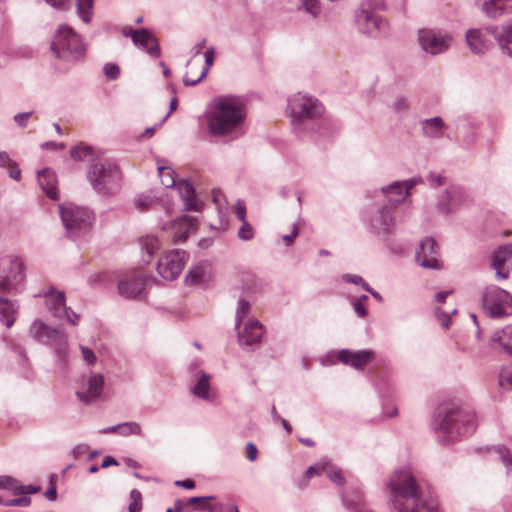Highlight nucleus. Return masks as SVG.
Returning <instances> with one entry per match:
<instances>
[{
  "label": "nucleus",
  "instance_id": "f257e3e1",
  "mask_svg": "<svg viewBox=\"0 0 512 512\" xmlns=\"http://www.w3.org/2000/svg\"><path fill=\"white\" fill-rule=\"evenodd\" d=\"M387 488L395 512H439L433 504L422 499L418 484L409 469L395 470L387 482Z\"/></svg>",
  "mask_w": 512,
  "mask_h": 512
},
{
  "label": "nucleus",
  "instance_id": "f03ea898",
  "mask_svg": "<svg viewBox=\"0 0 512 512\" xmlns=\"http://www.w3.org/2000/svg\"><path fill=\"white\" fill-rule=\"evenodd\" d=\"M477 424V417L473 411L451 407L437 412L432 427L438 433L439 441L449 444L474 433Z\"/></svg>",
  "mask_w": 512,
  "mask_h": 512
},
{
  "label": "nucleus",
  "instance_id": "7ed1b4c3",
  "mask_svg": "<svg viewBox=\"0 0 512 512\" xmlns=\"http://www.w3.org/2000/svg\"><path fill=\"white\" fill-rule=\"evenodd\" d=\"M244 118V107L237 98L220 97L215 100L214 109L208 115V128L214 136L229 135L241 130Z\"/></svg>",
  "mask_w": 512,
  "mask_h": 512
},
{
  "label": "nucleus",
  "instance_id": "20e7f679",
  "mask_svg": "<svg viewBox=\"0 0 512 512\" xmlns=\"http://www.w3.org/2000/svg\"><path fill=\"white\" fill-rule=\"evenodd\" d=\"M122 171L112 160H99L89 165L87 179L93 190L103 196L118 192L122 184Z\"/></svg>",
  "mask_w": 512,
  "mask_h": 512
},
{
  "label": "nucleus",
  "instance_id": "39448f33",
  "mask_svg": "<svg viewBox=\"0 0 512 512\" xmlns=\"http://www.w3.org/2000/svg\"><path fill=\"white\" fill-rule=\"evenodd\" d=\"M50 48L56 58L69 64L83 59L86 52V46L81 36L67 24L58 26Z\"/></svg>",
  "mask_w": 512,
  "mask_h": 512
},
{
  "label": "nucleus",
  "instance_id": "423d86ee",
  "mask_svg": "<svg viewBox=\"0 0 512 512\" xmlns=\"http://www.w3.org/2000/svg\"><path fill=\"white\" fill-rule=\"evenodd\" d=\"M386 8L384 0H363L356 14V25L360 33L378 38L388 32V22L376 11Z\"/></svg>",
  "mask_w": 512,
  "mask_h": 512
},
{
  "label": "nucleus",
  "instance_id": "0eeeda50",
  "mask_svg": "<svg viewBox=\"0 0 512 512\" xmlns=\"http://www.w3.org/2000/svg\"><path fill=\"white\" fill-rule=\"evenodd\" d=\"M59 211L66 235L70 239L78 240L90 232L94 215L89 209L66 203L59 206Z\"/></svg>",
  "mask_w": 512,
  "mask_h": 512
},
{
  "label": "nucleus",
  "instance_id": "6e6552de",
  "mask_svg": "<svg viewBox=\"0 0 512 512\" xmlns=\"http://www.w3.org/2000/svg\"><path fill=\"white\" fill-rule=\"evenodd\" d=\"M24 259L16 254L0 257V292L17 294L24 288L26 280Z\"/></svg>",
  "mask_w": 512,
  "mask_h": 512
},
{
  "label": "nucleus",
  "instance_id": "1a4fd4ad",
  "mask_svg": "<svg viewBox=\"0 0 512 512\" xmlns=\"http://www.w3.org/2000/svg\"><path fill=\"white\" fill-rule=\"evenodd\" d=\"M29 335L35 341L50 346L60 362H65L68 356V335L60 328L52 327L40 319L32 322Z\"/></svg>",
  "mask_w": 512,
  "mask_h": 512
},
{
  "label": "nucleus",
  "instance_id": "9d476101",
  "mask_svg": "<svg viewBox=\"0 0 512 512\" xmlns=\"http://www.w3.org/2000/svg\"><path fill=\"white\" fill-rule=\"evenodd\" d=\"M287 111L294 129L300 132L302 126L314 121L322 114L323 106L318 99L297 93L288 99Z\"/></svg>",
  "mask_w": 512,
  "mask_h": 512
},
{
  "label": "nucleus",
  "instance_id": "9b49d317",
  "mask_svg": "<svg viewBox=\"0 0 512 512\" xmlns=\"http://www.w3.org/2000/svg\"><path fill=\"white\" fill-rule=\"evenodd\" d=\"M482 309L486 316L503 318L512 315V296L496 286H487L482 294Z\"/></svg>",
  "mask_w": 512,
  "mask_h": 512
},
{
  "label": "nucleus",
  "instance_id": "f8f14e48",
  "mask_svg": "<svg viewBox=\"0 0 512 512\" xmlns=\"http://www.w3.org/2000/svg\"><path fill=\"white\" fill-rule=\"evenodd\" d=\"M394 226L395 221L392 209L383 205L370 217L368 229L369 232L379 238L388 249L396 252L392 244Z\"/></svg>",
  "mask_w": 512,
  "mask_h": 512
},
{
  "label": "nucleus",
  "instance_id": "ddd939ff",
  "mask_svg": "<svg viewBox=\"0 0 512 512\" xmlns=\"http://www.w3.org/2000/svg\"><path fill=\"white\" fill-rule=\"evenodd\" d=\"M37 296L45 298L47 310L56 319H66L72 325H78L80 315L66 305L65 293L54 286L41 291Z\"/></svg>",
  "mask_w": 512,
  "mask_h": 512
},
{
  "label": "nucleus",
  "instance_id": "4468645a",
  "mask_svg": "<svg viewBox=\"0 0 512 512\" xmlns=\"http://www.w3.org/2000/svg\"><path fill=\"white\" fill-rule=\"evenodd\" d=\"M452 36L436 30L422 29L418 32V41L425 53L438 55L449 49Z\"/></svg>",
  "mask_w": 512,
  "mask_h": 512
},
{
  "label": "nucleus",
  "instance_id": "2eb2a0df",
  "mask_svg": "<svg viewBox=\"0 0 512 512\" xmlns=\"http://www.w3.org/2000/svg\"><path fill=\"white\" fill-rule=\"evenodd\" d=\"M186 256V252L179 249L167 252L158 261L157 271L159 275L169 281L176 279L183 271L186 264Z\"/></svg>",
  "mask_w": 512,
  "mask_h": 512
},
{
  "label": "nucleus",
  "instance_id": "dca6fc26",
  "mask_svg": "<svg viewBox=\"0 0 512 512\" xmlns=\"http://www.w3.org/2000/svg\"><path fill=\"white\" fill-rule=\"evenodd\" d=\"M152 282L151 277L145 274H136L125 277L118 282L117 290L120 296L127 299H142Z\"/></svg>",
  "mask_w": 512,
  "mask_h": 512
},
{
  "label": "nucleus",
  "instance_id": "f3484780",
  "mask_svg": "<svg viewBox=\"0 0 512 512\" xmlns=\"http://www.w3.org/2000/svg\"><path fill=\"white\" fill-rule=\"evenodd\" d=\"M237 329L240 346L251 350L257 347L264 333L263 325L254 319L247 320L242 329L240 327Z\"/></svg>",
  "mask_w": 512,
  "mask_h": 512
},
{
  "label": "nucleus",
  "instance_id": "a211bd4d",
  "mask_svg": "<svg viewBox=\"0 0 512 512\" xmlns=\"http://www.w3.org/2000/svg\"><path fill=\"white\" fill-rule=\"evenodd\" d=\"M470 201L468 192L462 187H451L446 191V200L437 204L438 212L448 215Z\"/></svg>",
  "mask_w": 512,
  "mask_h": 512
},
{
  "label": "nucleus",
  "instance_id": "6ab92c4d",
  "mask_svg": "<svg viewBox=\"0 0 512 512\" xmlns=\"http://www.w3.org/2000/svg\"><path fill=\"white\" fill-rule=\"evenodd\" d=\"M417 263L424 268L440 269L438 260V248L433 238H425L416 252Z\"/></svg>",
  "mask_w": 512,
  "mask_h": 512
},
{
  "label": "nucleus",
  "instance_id": "aec40b11",
  "mask_svg": "<svg viewBox=\"0 0 512 512\" xmlns=\"http://www.w3.org/2000/svg\"><path fill=\"white\" fill-rule=\"evenodd\" d=\"M124 35L130 36L136 46L141 47L151 56L158 57L160 55L157 40L147 29L124 30Z\"/></svg>",
  "mask_w": 512,
  "mask_h": 512
},
{
  "label": "nucleus",
  "instance_id": "412c9836",
  "mask_svg": "<svg viewBox=\"0 0 512 512\" xmlns=\"http://www.w3.org/2000/svg\"><path fill=\"white\" fill-rule=\"evenodd\" d=\"M338 359L343 364L350 365L359 370L375 359V352L372 350L352 352L348 349H343L338 353Z\"/></svg>",
  "mask_w": 512,
  "mask_h": 512
},
{
  "label": "nucleus",
  "instance_id": "4be33fe9",
  "mask_svg": "<svg viewBox=\"0 0 512 512\" xmlns=\"http://www.w3.org/2000/svg\"><path fill=\"white\" fill-rule=\"evenodd\" d=\"M419 182L420 179L416 178H412L403 182H394L389 186L383 187L382 192L385 194L390 203L399 204L409 194L410 189H412Z\"/></svg>",
  "mask_w": 512,
  "mask_h": 512
},
{
  "label": "nucleus",
  "instance_id": "5701e85b",
  "mask_svg": "<svg viewBox=\"0 0 512 512\" xmlns=\"http://www.w3.org/2000/svg\"><path fill=\"white\" fill-rule=\"evenodd\" d=\"M481 2L480 10L488 18L497 20L512 13V0H475Z\"/></svg>",
  "mask_w": 512,
  "mask_h": 512
},
{
  "label": "nucleus",
  "instance_id": "b1692460",
  "mask_svg": "<svg viewBox=\"0 0 512 512\" xmlns=\"http://www.w3.org/2000/svg\"><path fill=\"white\" fill-rule=\"evenodd\" d=\"M486 30L494 37L502 54L512 58V49L509 47L512 43V21L503 25L501 30L496 25L487 26Z\"/></svg>",
  "mask_w": 512,
  "mask_h": 512
},
{
  "label": "nucleus",
  "instance_id": "393cba45",
  "mask_svg": "<svg viewBox=\"0 0 512 512\" xmlns=\"http://www.w3.org/2000/svg\"><path fill=\"white\" fill-rule=\"evenodd\" d=\"M486 35H490L486 27L467 30L466 43L474 54H484L489 49L490 43L486 39Z\"/></svg>",
  "mask_w": 512,
  "mask_h": 512
},
{
  "label": "nucleus",
  "instance_id": "a878e982",
  "mask_svg": "<svg viewBox=\"0 0 512 512\" xmlns=\"http://www.w3.org/2000/svg\"><path fill=\"white\" fill-rule=\"evenodd\" d=\"M104 386V377L100 373L91 374L88 379L87 392L77 391L76 396L85 404L98 399L102 395Z\"/></svg>",
  "mask_w": 512,
  "mask_h": 512
},
{
  "label": "nucleus",
  "instance_id": "bb28decb",
  "mask_svg": "<svg viewBox=\"0 0 512 512\" xmlns=\"http://www.w3.org/2000/svg\"><path fill=\"white\" fill-rule=\"evenodd\" d=\"M38 183L43 192L52 200L58 199L57 177L53 170L45 168L37 174Z\"/></svg>",
  "mask_w": 512,
  "mask_h": 512
},
{
  "label": "nucleus",
  "instance_id": "cd10ccee",
  "mask_svg": "<svg viewBox=\"0 0 512 512\" xmlns=\"http://www.w3.org/2000/svg\"><path fill=\"white\" fill-rule=\"evenodd\" d=\"M179 193L184 201V207L187 211H199L201 209V202L195 195L192 184L186 180L179 181L177 184Z\"/></svg>",
  "mask_w": 512,
  "mask_h": 512
},
{
  "label": "nucleus",
  "instance_id": "c85d7f7f",
  "mask_svg": "<svg viewBox=\"0 0 512 512\" xmlns=\"http://www.w3.org/2000/svg\"><path fill=\"white\" fill-rule=\"evenodd\" d=\"M238 289L242 296L252 297L261 289L260 280L250 271H244L239 276Z\"/></svg>",
  "mask_w": 512,
  "mask_h": 512
},
{
  "label": "nucleus",
  "instance_id": "c756f323",
  "mask_svg": "<svg viewBox=\"0 0 512 512\" xmlns=\"http://www.w3.org/2000/svg\"><path fill=\"white\" fill-rule=\"evenodd\" d=\"M18 308L16 301L0 295V320L7 328H11L14 324Z\"/></svg>",
  "mask_w": 512,
  "mask_h": 512
},
{
  "label": "nucleus",
  "instance_id": "7c9ffc66",
  "mask_svg": "<svg viewBox=\"0 0 512 512\" xmlns=\"http://www.w3.org/2000/svg\"><path fill=\"white\" fill-rule=\"evenodd\" d=\"M423 134L426 137L438 139L443 136L446 125L441 117L435 116L432 118L424 119L421 122Z\"/></svg>",
  "mask_w": 512,
  "mask_h": 512
},
{
  "label": "nucleus",
  "instance_id": "2f4dec72",
  "mask_svg": "<svg viewBox=\"0 0 512 512\" xmlns=\"http://www.w3.org/2000/svg\"><path fill=\"white\" fill-rule=\"evenodd\" d=\"M173 228H179V231L175 232L174 242H183L188 236V232L196 228V219L187 215H182L172 222Z\"/></svg>",
  "mask_w": 512,
  "mask_h": 512
},
{
  "label": "nucleus",
  "instance_id": "473e14b6",
  "mask_svg": "<svg viewBox=\"0 0 512 512\" xmlns=\"http://www.w3.org/2000/svg\"><path fill=\"white\" fill-rule=\"evenodd\" d=\"M209 273L210 265L207 262H200L188 271L185 282L191 285L203 283L208 278Z\"/></svg>",
  "mask_w": 512,
  "mask_h": 512
},
{
  "label": "nucleus",
  "instance_id": "72a5a7b5",
  "mask_svg": "<svg viewBox=\"0 0 512 512\" xmlns=\"http://www.w3.org/2000/svg\"><path fill=\"white\" fill-rule=\"evenodd\" d=\"M492 343H499L503 351L512 355V325L506 326L500 331H497L491 337Z\"/></svg>",
  "mask_w": 512,
  "mask_h": 512
},
{
  "label": "nucleus",
  "instance_id": "f704fd0d",
  "mask_svg": "<svg viewBox=\"0 0 512 512\" xmlns=\"http://www.w3.org/2000/svg\"><path fill=\"white\" fill-rule=\"evenodd\" d=\"M204 57H205V66L202 68V71H201L199 77L196 79H191L188 76H185L183 79L184 85L195 86L207 76L210 67L214 63V58H215L214 48L210 47L209 49H207L204 53Z\"/></svg>",
  "mask_w": 512,
  "mask_h": 512
},
{
  "label": "nucleus",
  "instance_id": "c9c22d12",
  "mask_svg": "<svg viewBox=\"0 0 512 512\" xmlns=\"http://www.w3.org/2000/svg\"><path fill=\"white\" fill-rule=\"evenodd\" d=\"M140 244L142 250L145 251V255H143V262L148 264L150 263L153 255L159 250L160 242L157 237L152 235H147L140 239Z\"/></svg>",
  "mask_w": 512,
  "mask_h": 512
},
{
  "label": "nucleus",
  "instance_id": "e433bc0d",
  "mask_svg": "<svg viewBox=\"0 0 512 512\" xmlns=\"http://www.w3.org/2000/svg\"><path fill=\"white\" fill-rule=\"evenodd\" d=\"M512 259V244L500 246L493 254L492 268H503Z\"/></svg>",
  "mask_w": 512,
  "mask_h": 512
},
{
  "label": "nucleus",
  "instance_id": "4c0bfd02",
  "mask_svg": "<svg viewBox=\"0 0 512 512\" xmlns=\"http://www.w3.org/2000/svg\"><path fill=\"white\" fill-rule=\"evenodd\" d=\"M343 505L353 512L360 510L364 504V497L358 491L344 492L341 495Z\"/></svg>",
  "mask_w": 512,
  "mask_h": 512
},
{
  "label": "nucleus",
  "instance_id": "58836bf2",
  "mask_svg": "<svg viewBox=\"0 0 512 512\" xmlns=\"http://www.w3.org/2000/svg\"><path fill=\"white\" fill-rule=\"evenodd\" d=\"M210 375L206 373H202L199 379L197 380L196 384L191 388V392L196 397L203 399V400H209L210 394Z\"/></svg>",
  "mask_w": 512,
  "mask_h": 512
},
{
  "label": "nucleus",
  "instance_id": "ea45409f",
  "mask_svg": "<svg viewBox=\"0 0 512 512\" xmlns=\"http://www.w3.org/2000/svg\"><path fill=\"white\" fill-rule=\"evenodd\" d=\"M77 14L85 23H90L93 16V0H76Z\"/></svg>",
  "mask_w": 512,
  "mask_h": 512
},
{
  "label": "nucleus",
  "instance_id": "a19ab883",
  "mask_svg": "<svg viewBox=\"0 0 512 512\" xmlns=\"http://www.w3.org/2000/svg\"><path fill=\"white\" fill-rule=\"evenodd\" d=\"M251 310V303L244 296H240L238 305L235 312V326L239 328L245 317L248 316Z\"/></svg>",
  "mask_w": 512,
  "mask_h": 512
},
{
  "label": "nucleus",
  "instance_id": "79ce46f5",
  "mask_svg": "<svg viewBox=\"0 0 512 512\" xmlns=\"http://www.w3.org/2000/svg\"><path fill=\"white\" fill-rule=\"evenodd\" d=\"M119 435L128 437L131 435L140 436L142 434V427L137 422H123L118 424Z\"/></svg>",
  "mask_w": 512,
  "mask_h": 512
},
{
  "label": "nucleus",
  "instance_id": "37998d69",
  "mask_svg": "<svg viewBox=\"0 0 512 512\" xmlns=\"http://www.w3.org/2000/svg\"><path fill=\"white\" fill-rule=\"evenodd\" d=\"M492 450L498 455L500 461L509 472L512 469V454L507 447L503 445L494 446Z\"/></svg>",
  "mask_w": 512,
  "mask_h": 512
},
{
  "label": "nucleus",
  "instance_id": "c03bdc74",
  "mask_svg": "<svg viewBox=\"0 0 512 512\" xmlns=\"http://www.w3.org/2000/svg\"><path fill=\"white\" fill-rule=\"evenodd\" d=\"M161 183L166 188H171L176 185L175 172L169 167H158Z\"/></svg>",
  "mask_w": 512,
  "mask_h": 512
},
{
  "label": "nucleus",
  "instance_id": "a18cd8bd",
  "mask_svg": "<svg viewBox=\"0 0 512 512\" xmlns=\"http://www.w3.org/2000/svg\"><path fill=\"white\" fill-rule=\"evenodd\" d=\"M301 6L300 8L303 9L306 13L310 14L312 17L316 18L320 12V1L319 0H300Z\"/></svg>",
  "mask_w": 512,
  "mask_h": 512
},
{
  "label": "nucleus",
  "instance_id": "49530a36",
  "mask_svg": "<svg viewBox=\"0 0 512 512\" xmlns=\"http://www.w3.org/2000/svg\"><path fill=\"white\" fill-rule=\"evenodd\" d=\"M324 471L332 482L340 486L345 484V478L341 469L336 468L328 463V466H326V470Z\"/></svg>",
  "mask_w": 512,
  "mask_h": 512
},
{
  "label": "nucleus",
  "instance_id": "de8ad7c7",
  "mask_svg": "<svg viewBox=\"0 0 512 512\" xmlns=\"http://www.w3.org/2000/svg\"><path fill=\"white\" fill-rule=\"evenodd\" d=\"M129 512H141L142 510V495L137 489L130 491V504L128 506Z\"/></svg>",
  "mask_w": 512,
  "mask_h": 512
},
{
  "label": "nucleus",
  "instance_id": "09e8293b",
  "mask_svg": "<svg viewBox=\"0 0 512 512\" xmlns=\"http://www.w3.org/2000/svg\"><path fill=\"white\" fill-rule=\"evenodd\" d=\"M91 147L90 146H74L70 150V156L75 161H83L87 156L91 155Z\"/></svg>",
  "mask_w": 512,
  "mask_h": 512
},
{
  "label": "nucleus",
  "instance_id": "8fccbe9b",
  "mask_svg": "<svg viewBox=\"0 0 512 512\" xmlns=\"http://www.w3.org/2000/svg\"><path fill=\"white\" fill-rule=\"evenodd\" d=\"M134 203L137 209L145 211L152 206L154 198L150 195L141 194L135 198Z\"/></svg>",
  "mask_w": 512,
  "mask_h": 512
},
{
  "label": "nucleus",
  "instance_id": "3c124183",
  "mask_svg": "<svg viewBox=\"0 0 512 512\" xmlns=\"http://www.w3.org/2000/svg\"><path fill=\"white\" fill-rule=\"evenodd\" d=\"M237 236L240 240L243 241H248L252 239L254 236L252 226L247 221L242 222V225L237 232Z\"/></svg>",
  "mask_w": 512,
  "mask_h": 512
},
{
  "label": "nucleus",
  "instance_id": "603ef678",
  "mask_svg": "<svg viewBox=\"0 0 512 512\" xmlns=\"http://www.w3.org/2000/svg\"><path fill=\"white\" fill-rule=\"evenodd\" d=\"M17 479L8 475H0V489L11 490L15 495Z\"/></svg>",
  "mask_w": 512,
  "mask_h": 512
},
{
  "label": "nucleus",
  "instance_id": "864d4df0",
  "mask_svg": "<svg viewBox=\"0 0 512 512\" xmlns=\"http://www.w3.org/2000/svg\"><path fill=\"white\" fill-rule=\"evenodd\" d=\"M104 75L110 80H116L120 76V68L115 63H106L103 67Z\"/></svg>",
  "mask_w": 512,
  "mask_h": 512
},
{
  "label": "nucleus",
  "instance_id": "5fc2aeb1",
  "mask_svg": "<svg viewBox=\"0 0 512 512\" xmlns=\"http://www.w3.org/2000/svg\"><path fill=\"white\" fill-rule=\"evenodd\" d=\"M391 107L396 113H406L410 106L406 97L399 96L394 100Z\"/></svg>",
  "mask_w": 512,
  "mask_h": 512
},
{
  "label": "nucleus",
  "instance_id": "6e6d98bb",
  "mask_svg": "<svg viewBox=\"0 0 512 512\" xmlns=\"http://www.w3.org/2000/svg\"><path fill=\"white\" fill-rule=\"evenodd\" d=\"M39 490H40L39 486L19 485V482L17 481V486H16V490H15V496L34 494V493H37Z\"/></svg>",
  "mask_w": 512,
  "mask_h": 512
},
{
  "label": "nucleus",
  "instance_id": "4d7b16f0",
  "mask_svg": "<svg viewBox=\"0 0 512 512\" xmlns=\"http://www.w3.org/2000/svg\"><path fill=\"white\" fill-rule=\"evenodd\" d=\"M31 503V499L27 496L22 497H16L13 499H10L8 501H3L2 505L5 506H19V507H27Z\"/></svg>",
  "mask_w": 512,
  "mask_h": 512
},
{
  "label": "nucleus",
  "instance_id": "13d9d810",
  "mask_svg": "<svg viewBox=\"0 0 512 512\" xmlns=\"http://www.w3.org/2000/svg\"><path fill=\"white\" fill-rule=\"evenodd\" d=\"M83 359L88 365H93L96 363L97 357L96 354L86 346H80Z\"/></svg>",
  "mask_w": 512,
  "mask_h": 512
},
{
  "label": "nucleus",
  "instance_id": "bf43d9fd",
  "mask_svg": "<svg viewBox=\"0 0 512 512\" xmlns=\"http://www.w3.org/2000/svg\"><path fill=\"white\" fill-rule=\"evenodd\" d=\"M326 466H328V462H323V463H319L314 466L308 467V469L306 470V477L311 478L314 475L320 474L322 471L326 470Z\"/></svg>",
  "mask_w": 512,
  "mask_h": 512
},
{
  "label": "nucleus",
  "instance_id": "052dcab7",
  "mask_svg": "<svg viewBox=\"0 0 512 512\" xmlns=\"http://www.w3.org/2000/svg\"><path fill=\"white\" fill-rule=\"evenodd\" d=\"M233 212L237 219H239L241 222L247 221L246 220V208L243 203L240 201H237V203L233 206Z\"/></svg>",
  "mask_w": 512,
  "mask_h": 512
},
{
  "label": "nucleus",
  "instance_id": "680f3d73",
  "mask_svg": "<svg viewBox=\"0 0 512 512\" xmlns=\"http://www.w3.org/2000/svg\"><path fill=\"white\" fill-rule=\"evenodd\" d=\"M32 111L30 112H24V113H18L14 116V121L19 127H26L28 119L32 115Z\"/></svg>",
  "mask_w": 512,
  "mask_h": 512
},
{
  "label": "nucleus",
  "instance_id": "e2e57ef3",
  "mask_svg": "<svg viewBox=\"0 0 512 512\" xmlns=\"http://www.w3.org/2000/svg\"><path fill=\"white\" fill-rule=\"evenodd\" d=\"M258 456V449L252 442L246 444V457L249 461H255Z\"/></svg>",
  "mask_w": 512,
  "mask_h": 512
},
{
  "label": "nucleus",
  "instance_id": "0e129e2a",
  "mask_svg": "<svg viewBox=\"0 0 512 512\" xmlns=\"http://www.w3.org/2000/svg\"><path fill=\"white\" fill-rule=\"evenodd\" d=\"M9 176L14 180H19L21 177V170L18 167L16 162H13L10 166L7 167Z\"/></svg>",
  "mask_w": 512,
  "mask_h": 512
},
{
  "label": "nucleus",
  "instance_id": "69168bd1",
  "mask_svg": "<svg viewBox=\"0 0 512 512\" xmlns=\"http://www.w3.org/2000/svg\"><path fill=\"white\" fill-rule=\"evenodd\" d=\"M86 452H88V446L86 444H79L72 450V454L75 459H79Z\"/></svg>",
  "mask_w": 512,
  "mask_h": 512
},
{
  "label": "nucleus",
  "instance_id": "338daca9",
  "mask_svg": "<svg viewBox=\"0 0 512 512\" xmlns=\"http://www.w3.org/2000/svg\"><path fill=\"white\" fill-rule=\"evenodd\" d=\"M353 309H354L355 313L361 318L366 317L368 314L366 305L355 302V301L353 302Z\"/></svg>",
  "mask_w": 512,
  "mask_h": 512
},
{
  "label": "nucleus",
  "instance_id": "774afa93",
  "mask_svg": "<svg viewBox=\"0 0 512 512\" xmlns=\"http://www.w3.org/2000/svg\"><path fill=\"white\" fill-rule=\"evenodd\" d=\"M14 161L10 158L9 154L6 151L0 152V167L7 168Z\"/></svg>",
  "mask_w": 512,
  "mask_h": 512
}]
</instances>
